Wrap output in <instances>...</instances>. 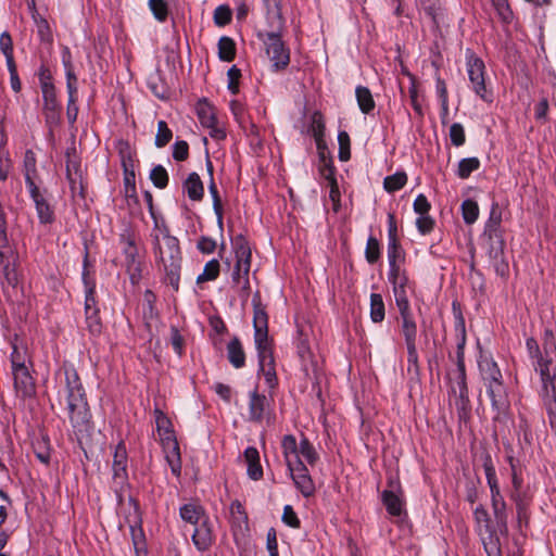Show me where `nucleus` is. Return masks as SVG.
I'll use <instances>...</instances> for the list:
<instances>
[{
    "label": "nucleus",
    "mask_w": 556,
    "mask_h": 556,
    "mask_svg": "<svg viewBox=\"0 0 556 556\" xmlns=\"http://www.w3.org/2000/svg\"><path fill=\"white\" fill-rule=\"evenodd\" d=\"M532 366L540 374L543 391L547 400L549 424L556 429V339L554 332L546 328L543 334V350L534 338L526 341Z\"/></svg>",
    "instance_id": "1"
},
{
    "label": "nucleus",
    "mask_w": 556,
    "mask_h": 556,
    "mask_svg": "<svg viewBox=\"0 0 556 556\" xmlns=\"http://www.w3.org/2000/svg\"><path fill=\"white\" fill-rule=\"evenodd\" d=\"M228 90L232 94H237L239 92V80L241 78V71L236 65H232L228 72Z\"/></svg>",
    "instance_id": "62"
},
{
    "label": "nucleus",
    "mask_w": 556,
    "mask_h": 556,
    "mask_svg": "<svg viewBox=\"0 0 556 556\" xmlns=\"http://www.w3.org/2000/svg\"><path fill=\"white\" fill-rule=\"evenodd\" d=\"M260 372L265 377V381L269 389H274L277 386V376L275 369L274 357L258 361Z\"/></svg>",
    "instance_id": "38"
},
{
    "label": "nucleus",
    "mask_w": 556,
    "mask_h": 556,
    "mask_svg": "<svg viewBox=\"0 0 556 556\" xmlns=\"http://www.w3.org/2000/svg\"><path fill=\"white\" fill-rule=\"evenodd\" d=\"M365 257L369 264H375L380 258V244L378 239L372 236L367 239Z\"/></svg>",
    "instance_id": "53"
},
{
    "label": "nucleus",
    "mask_w": 556,
    "mask_h": 556,
    "mask_svg": "<svg viewBox=\"0 0 556 556\" xmlns=\"http://www.w3.org/2000/svg\"><path fill=\"white\" fill-rule=\"evenodd\" d=\"M316 147L319 156L318 169L320 176L323 178L333 176L336 173V168L333 166L332 159L328 155L326 151V143Z\"/></svg>",
    "instance_id": "35"
},
{
    "label": "nucleus",
    "mask_w": 556,
    "mask_h": 556,
    "mask_svg": "<svg viewBox=\"0 0 556 556\" xmlns=\"http://www.w3.org/2000/svg\"><path fill=\"white\" fill-rule=\"evenodd\" d=\"M150 179L154 187L164 189L168 185V174L164 166L156 165L150 172Z\"/></svg>",
    "instance_id": "52"
},
{
    "label": "nucleus",
    "mask_w": 556,
    "mask_h": 556,
    "mask_svg": "<svg viewBox=\"0 0 556 556\" xmlns=\"http://www.w3.org/2000/svg\"><path fill=\"white\" fill-rule=\"evenodd\" d=\"M66 179L70 185L72 197L75 198L78 195L79 198L85 199L86 186L83 173L66 175Z\"/></svg>",
    "instance_id": "43"
},
{
    "label": "nucleus",
    "mask_w": 556,
    "mask_h": 556,
    "mask_svg": "<svg viewBox=\"0 0 556 556\" xmlns=\"http://www.w3.org/2000/svg\"><path fill=\"white\" fill-rule=\"evenodd\" d=\"M480 168V161L478 157L462 159L457 167V176L462 179H467L471 173Z\"/></svg>",
    "instance_id": "42"
},
{
    "label": "nucleus",
    "mask_w": 556,
    "mask_h": 556,
    "mask_svg": "<svg viewBox=\"0 0 556 556\" xmlns=\"http://www.w3.org/2000/svg\"><path fill=\"white\" fill-rule=\"evenodd\" d=\"M148 5L154 18L164 23L168 16V4L165 0H149Z\"/></svg>",
    "instance_id": "49"
},
{
    "label": "nucleus",
    "mask_w": 556,
    "mask_h": 556,
    "mask_svg": "<svg viewBox=\"0 0 556 556\" xmlns=\"http://www.w3.org/2000/svg\"><path fill=\"white\" fill-rule=\"evenodd\" d=\"M357 104L362 113L369 114L374 111L376 103L370 90L364 86H357L355 89Z\"/></svg>",
    "instance_id": "34"
},
{
    "label": "nucleus",
    "mask_w": 556,
    "mask_h": 556,
    "mask_svg": "<svg viewBox=\"0 0 556 556\" xmlns=\"http://www.w3.org/2000/svg\"><path fill=\"white\" fill-rule=\"evenodd\" d=\"M405 254L399 239L388 240V261L404 262Z\"/></svg>",
    "instance_id": "57"
},
{
    "label": "nucleus",
    "mask_w": 556,
    "mask_h": 556,
    "mask_svg": "<svg viewBox=\"0 0 556 556\" xmlns=\"http://www.w3.org/2000/svg\"><path fill=\"white\" fill-rule=\"evenodd\" d=\"M510 498L516 505V513L519 523H528L530 518L529 507L532 502L530 492L510 493Z\"/></svg>",
    "instance_id": "25"
},
{
    "label": "nucleus",
    "mask_w": 556,
    "mask_h": 556,
    "mask_svg": "<svg viewBox=\"0 0 556 556\" xmlns=\"http://www.w3.org/2000/svg\"><path fill=\"white\" fill-rule=\"evenodd\" d=\"M281 447L283 456L287 463V467L298 463L299 457V445L296 439L292 434H287L282 438Z\"/></svg>",
    "instance_id": "32"
},
{
    "label": "nucleus",
    "mask_w": 556,
    "mask_h": 556,
    "mask_svg": "<svg viewBox=\"0 0 556 556\" xmlns=\"http://www.w3.org/2000/svg\"><path fill=\"white\" fill-rule=\"evenodd\" d=\"M450 393L455 396V408L459 421L467 422L471 414V404L468 395L467 384H452L450 388Z\"/></svg>",
    "instance_id": "19"
},
{
    "label": "nucleus",
    "mask_w": 556,
    "mask_h": 556,
    "mask_svg": "<svg viewBox=\"0 0 556 556\" xmlns=\"http://www.w3.org/2000/svg\"><path fill=\"white\" fill-rule=\"evenodd\" d=\"M254 341L258 361L274 357L271 343L268 338V329L254 330Z\"/></svg>",
    "instance_id": "29"
},
{
    "label": "nucleus",
    "mask_w": 556,
    "mask_h": 556,
    "mask_svg": "<svg viewBox=\"0 0 556 556\" xmlns=\"http://www.w3.org/2000/svg\"><path fill=\"white\" fill-rule=\"evenodd\" d=\"M386 308L381 294H370V318L374 323H381L384 319Z\"/></svg>",
    "instance_id": "40"
},
{
    "label": "nucleus",
    "mask_w": 556,
    "mask_h": 556,
    "mask_svg": "<svg viewBox=\"0 0 556 556\" xmlns=\"http://www.w3.org/2000/svg\"><path fill=\"white\" fill-rule=\"evenodd\" d=\"M251 262L244 260H236L231 279L235 286L240 287L241 291L248 295L250 292L249 273Z\"/></svg>",
    "instance_id": "22"
},
{
    "label": "nucleus",
    "mask_w": 556,
    "mask_h": 556,
    "mask_svg": "<svg viewBox=\"0 0 556 556\" xmlns=\"http://www.w3.org/2000/svg\"><path fill=\"white\" fill-rule=\"evenodd\" d=\"M213 531L208 518L194 526L192 542L198 551H207L213 544Z\"/></svg>",
    "instance_id": "21"
},
{
    "label": "nucleus",
    "mask_w": 556,
    "mask_h": 556,
    "mask_svg": "<svg viewBox=\"0 0 556 556\" xmlns=\"http://www.w3.org/2000/svg\"><path fill=\"white\" fill-rule=\"evenodd\" d=\"M184 191L191 201H201L204 197V186L197 173H190L182 184Z\"/></svg>",
    "instance_id": "26"
},
{
    "label": "nucleus",
    "mask_w": 556,
    "mask_h": 556,
    "mask_svg": "<svg viewBox=\"0 0 556 556\" xmlns=\"http://www.w3.org/2000/svg\"><path fill=\"white\" fill-rule=\"evenodd\" d=\"M462 214L467 225L473 224L479 217L478 203L471 199H467L462 203Z\"/></svg>",
    "instance_id": "46"
},
{
    "label": "nucleus",
    "mask_w": 556,
    "mask_h": 556,
    "mask_svg": "<svg viewBox=\"0 0 556 556\" xmlns=\"http://www.w3.org/2000/svg\"><path fill=\"white\" fill-rule=\"evenodd\" d=\"M121 163L124 173L135 172V160L132 152L127 143L119 149Z\"/></svg>",
    "instance_id": "59"
},
{
    "label": "nucleus",
    "mask_w": 556,
    "mask_h": 556,
    "mask_svg": "<svg viewBox=\"0 0 556 556\" xmlns=\"http://www.w3.org/2000/svg\"><path fill=\"white\" fill-rule=\"evenodd\" d=\"M232 13L229 7L219 5L214 11V23L215 25L223 27L231 22Z\"/></svg>",
    "instance_id": "58"
},
{
    "label": "nucleus",
    "mask_w": 556,
    "mask_h": 556,
    "mask_svg": "<svg viewBox=\"0 0 556 556\" xmlns=\"http://www.w3.org/2000/svg\"><path fill=\"white\" fill-rule=\"evenodd\" d=\"M119 243L123 245V253L128 270L141 271L140 263L138 262V248L136 245V238L134 232L125 230L119 235Z\"/></svg>",
    "instance_id": "17"
},
{
    "label": "nucleus",
    "mask_w": 556,
    "mask_h": 556,
    "mask_svg": "<svg viewBox=\"0 0 556 556\" xmlns=\"http://www.w3.org/2000/svg\"><path fill=\"white\" fill-rule=\"evenodd\" d=\"M450 139L453 146L460 147L466 141L464 126L459 123H454L450 127Z\"/></svg>",
    "instance_id": "61"
},
{
    "label": "nucleus",
    "mask_w": 556,
    "mask_h": 556,
    "mask_svg": "<svg viewBox=\"0 0 556 556\" xmlns=\"http://www.w3.org/2000/svg\"><path fill=\"white\" fill-rule=\"evenodd\" d=\"M65 165L66 175L83 173L80 156L74 143L65 151Z\"/></svg>",
    "instance_id": "39"
},
{
    "label": "nucleus",
    "mask_w": 556,
    "mask_h": 556,
    "mask_svg": "<svg viewBox=\"0 0 556 556\" xmlns=\"http://www.w3.org/2000/svg\"><path fill=\"white\" fill-rule=\"evenodd\" d=\"M311 129L316 141V146L324 144L325 123L320 112H314V114L312 115Z\"/></svg>",
    "instance_id": "45"
},
{
    "label": "nucleus",
    "mask_w": 556,
    "mask_h": 556,
    "mask_svg": "<svg viewBox=\"0 0 556 556\" xmlns=\"http://www.w3.org/2000/svg\"><path fill=\"white\" fill-rule=\"evenodd\" d=\"M232 248L235 251L236 260H244L251 262V248L248 239L243 235H237L232 239Z\"/></svg>",
    "instance_id": "37"
},
{
    "label": "nucleus",
    "mask_w": 556,
    "mask_h": 556,
    "mask_svg": "<svg viewBox=\"0 0 556 556\" xmlns=\"http://www.w3.org/2000/svg\"><path fill=\"white\" fill-rule=\"evenodd\" d=\"M302 455L309 465H314L318 460V454L306 437H302L299 445V456Z\"/></svg>",
    "instance_id": "50"
},
{
    "label": "nucleus",
    "mask_w": 556,
    "mask_h": 556,
    "mask_svg": "<svg viewBox=\"0 0 556 556\" xmlns=\"http://www.w3.org/2000/svg\"><path fill=\"white\" fill-rule=\"evenodd\" d=\"M500 20L505 24H510L514 18L513 10L508 0H491Z\"/></svg>",
    "instance_id": "51"
},
{
    "label": "nucleus",
    "mask_w": 556,
    "mask_h": 556,
    "mask_svg": "<svg viewBox=\"0 0 556 556\" xmlns=\"http://www.w3.org/2000/svg\"><path fill=\"white\" fill-rule=\"evenodd\" d=\"M452 307L455 317V331L457 337V343L466 344L465 318L456 302H453Z\"/></svg>",
    "instance_id": "44"
},
{
    "label": "nucleus",
    "mask_w": 556,
    "mask_h": 556,
    "mask_svg": "<svg viewBox=\"0 0 556 556\" xmlns=\"http://www.w3.org/2000/svg\"><path fill=\"white\" fill-rule=\"evenodd\" d=\"M382 503L391 516H401L403 513L404 501L402 497V488L397 478L388 479V489L381 494Z\"/></svg>",
    "instance_id": "13"
},
{
    "label": "nucleus",
    "mask_w": 556,
    "mask_h": 556,
    "mask_svg": "<svg viewBox=\"0 0 556 556\" xmlns=\"http://www.w3.org/2000/svg\"><path fill=\"white\" fill-rule=\"evenodd\" d=\"M62 63L65 70L66 76V89L68 93V101L66 108V117L70 124H74L78 116L77 102V77L74 72L72 62V54L67 47L62 51Z\"/></svg>",
    "instance_id": "11"
},
{
    "label": "nucleus",
    "mask_w": 556,
    "mask_h": 556,
    "mask_svg": "<svg viewBox=\"0 0 556 556\" xmlns=\"http://www.w3.org/2000/svg\"><path fill=\"white\" fill-rule=\"evenodd\" d=\"M282 521L293 529H299L301 526V521L291 505L283 507Z\"/></svg>",
    "instance_id": "63"
},
{
    "label": "nucleus",
    "mask_w": 556,
    "mask_h": 556,
    "mask_svg": "<svg viewBox=\"0 0 556 556\" xmlns=\"http://www.w3.org/2000/svg\"><path fill=\"white\" fill-rule=\"evenodd\" d=\"M143 302H144V308H143V317L146 319L153 318L155 314V302H156V295L154 292L150 289H147L143 294Z\"/></svg>",
    "instance_id": "60"
},
{
    "label": "nucleus",
    "mask_w": 556,
    "mask_h": 556,
    "mask_svg": "<svg viewBox=\"0 0 556 556\" xmlns=\"http://www.w3.org/2000/svg\"><path fill=\"white\" fill-rule=\"evenodd\" d=\"M338 142H339V160L342 162H346L351 157V140L350 136L346 131H340L338 134Z\"/></svg>",
    "instance_id": "56"
},
{
    "label": "nucleus",
    "mask_w": 556,
    "mask_h": 556,
    "mask_svg": "<svg viewBox=\"0 0 556 556\" xmlns=\"http://www.w3.org/2000/svg\"><path fill=\"white\" fill-rule=\"evenodd\" d=\"M219 271H220L219 262L215 258L211 260L205 264L203 273L198 276L197 282L202 283L205 281L215 280V279H217Z\"/></svg>",
    "instance_id": "47"
},
{
    "label": "nucleus",
    "mask_w": 556,
    "mask_h": 556,
    "mask_svg": "<svg viewBox=\"0 0 556 556\" xmlns=\"http://www.w3.org/2000/svg\"><path fill=\"white\" fill-rule=\"evenodd\" d=\"M290 476L304 497H311L315 493V484L308 472L307 467L301 459H298L296 464L288 466Z\"/></svg>",
    "instance_id": "15"
},
{
    "label": "nucleus",
    "mask_w": 556,
    "mask_h": 556,
    "mask_svg": "<svg viewBox=\"0 0 556 556\" xmlns=\"http://www.w3.org/2000/svg\"><path fill=\"white\" fill-rule=\"evenodd\" d=\"M156 426L161 435L162 446L165 453L166 462L170 467L174 476L179 477L181 473V455L178 441L170 428L169 419L163 415L161 410H156Z\"/></svg>",
    "instance_id": "8"
},
{
    "label": "nucleus",
    "mask_w": 556,
    "mask_h": 556,
    "mask_svg": "<svg viewBox=\"0 0 556 556\" xmlns=\"http://www.w3.org/2000/svg\"><path fill=\"white\" fill-rule=\"evenodd\" d=\"M244 459L248 465L247 473L250 479L257 481L263 478V468L260 463V453L256 447L249 446L244 451Z\"/></svg>",
    "instance_id": "24"
},
{
    "label": "nucleus",
    "mask_w": 556,
    "mask_h": 556,
    "mask_svg": "<svg viewBox=\"0 0 556 556\" xmlns=\"http://www.w3.org/2000/svg\"><path fill=\"white\" fill-rule=\"evenodd\" d=\"M267 18L270 30L257 31V38L262 40L265 46L273 71L280 72L286 70L290 63V50L282 41L285 18L278 8L277 10H268Z\"/></svg>",
    "instance_id": "4"
},
{
    "label": "nucleus",
    "mask_w": 556,
    "mask_h": 556,
    "mask_svg": "<svg viewBox=\"0 0 556 556\" xmlns=\"http://www.w3.org/2000/svg\"><path fill=\"white\" fill-rule=\"evenodd\" d=\"M113 479L118 484H124L127 479V450L124 442H119L115 446L113 455Z\"/></svg>",
    "instance_id": "20"
},
{
    "label": "nucleus",
    "mask_w": 556,
    "mask_h": 556,
    "mask_svg": "<svg viewBox=\"0 0 556 556\" xmlns=\"http://www.w3.org/2000/svg\"><path fill=\"white\" fill-rule=\"evenodd\" d=\"M88 252L85 253L81 279L85 287V316L88 331L92 336H99L102 331V321L98 301L96 298V280L90 276Z\"/></svg>",
    "instance_id": "6"
},
{
    "label": "nucleus",
    "mask_w": 556,
    "mask_h": 556,
    "mask_svg": "<svg viewBox=\"0 0 556 556\" xmlns=\"http://www.w3.org/2000/svg\"><path fill=\"white\" fill-rule=\"evenodd\" d=\"M479 369L493 409L497 412V415L504 414L509 406V402L503 382V375L497 364L491 357H481Z\"/></svg>",
    "instance_id": "5"
},
{
    "label": "nucleus",
    "mask_w": 556,
    "mask_h": 556,
    "mask_svg": "<svg viewBox=\"0 0 556 556\" xmlns=\"http://www.w3.org/2000/svg\"><path fill=\"white\" fill-rule=\"evenodd\" d=\"M483 460V469L486 478L488 485L490 486L491 492V502L492 508L494 511V516L497 522L505 523L506 522V503L504 497L501 494V490L498 486V481L496 477L495 467L492 462V457L489 453H484L482 456Z\"/></svg>",
    "instance_id": "10"
},
{
    "label": "nucleus",
    "mask_w": 556,
    "mask_h": 556,
    "mask_svg": "<svg viewBox=\"0 0 556 556\" xmlns=\"http://www.w3.org/2000/svg\"><path fill=\"white\" fill-rule=\"evenodd\" d=\"M180 518L192 526H197L200 522L208 518L203 506L197 503H188L179 509Z\"/></svg>",
    "instance_id": "23"
},
{
    "label": "nucleus",
    "mask_w": 556,
    "mask_h": 556,
    "mask_svg": "<svg viewBox=\"0 0 556 556\" xmlns=\"http://www.w3.org/2000/svg\"><path fill=\"white\" fill-rule=\"evenodd\" d=\"M399 312L402 320L401 331L405 339V343H415L417 337V325L414 319L412 309L408 308L406 311Z\"/></svg>",
    "instance_id": "27"
},
{
    "label": "nucleus",
    "mask_w": 556,
    "mask_h": 556,
    "mask_svg": "<svg viewBox=\"0 0 556 556\" xmlns=\"http://www.w3.org/2000/svg\"><path fill=\"white\" fill-rule=\"evenodd\" d=\"M29 195L35 203L36 212L40 224H52L55 219L54 211L45 198L38 186L28 188Z\"/></svg>",
    "instance_id": "18"
},
{
    "label": "nucleus",
    "mask_w": 556,
    "mask_h": 556,
    "mask_svg": "<svg viewBox=\"0 0 556 556\" xmlns=\"http://www.w3.org/2000/svg\"><path fill=\"white\" fill-rule=\"evenodd\" d=\"M230 516H231V522L237 526L241 527L242 525H248V514L245 513V509L240 501L235 500L230 504Z\"/></svg>",
    "instance_id": "48"
},
{
    "label": "nucleus",
    "mask_w": 556,
    "mask_h": 556,
    "mask_svg": "<svg viewBox=\"0 0 556 556\" xmlns=\"http://www.w3.org/2000/svg\"><path fill=\"white\" fill-rule=\"evenodd\" d=\"M481 240L489 260L497 258L505 254L506 243L502 229V213L500 212L497 204L492 205L489 219L484 225Z\"/></svg>",
    "instance_id": "7"
},
{
    "label": "nucleus",
    "mask_w": 556,
    "mask_h": 556,
    "mask_svg": "<svg viewBox=\"0 0 556 556\" xmlns=\"http://www.w3.org/2000/svg\"><path fill=\"white\" fill-rule=\"evenodd\" d=\"M253 305V328L254 330L268 329V315L261 303L260 294L256 293L252 299Z\"/></svg>",
    "instance_id": "31"
},
{
    "label": "nucleus",
    "mask_w": 556,
    "mask_h": 556,
    "mask_svg": "<svg viewBox=\"0 0 556 556\" xmlns=\"http://www.w3.org/2000/svg\"><path fill=\"white\" fill-rule=\"evenodd\" d=\"M155 227L161 230L164 241V244H162L159 235H152L155 257L164 267V282L169 285L175 291H178L182 261L179 241L169 233V229L165 224L161 227L155 220Z\"/></svg>",
    "instance_id": "3"
},
{
    "label": "nucleus",
    "mask_w": 556,
    "mask_h": 556,
    "mask_svg": "<svg viewBox=\"0 0 556 556\" xmlns=\"http://www.w3.org/2000/svg\"><path fill=\"white\" fill-rule=\"evenodd\" d=\"M173 137L172 130L168 128L167 123L165 121H159L157 123V132L155 136V146L157 148L165 147Z\"/></svg>",
    "instance_id": "54"
},
{
    "label": "nucleus",
    "mask_w": 556,
    "mask_h": 556,
    "mask_svg": "<svg viewBox=\"0 0 556 556\" xmlns=\"http://www.w3.org/2000/svg\"><path fill=\"white\" fill-rule=\"evenodd\" d=\"M197 115L203 127L213 126V123L217 122L215 109L205 99L200 100L197 103Z\"/></svg>",
    "instance_id": "33"
},
{
    "label": "nucleus",
    "mask_w": 556,
    "mask_h": 556,
    "mask_svg": "<svg viewBox=\"0 0 556 556\" xmlns=\"http://www.w3.org/2000/svg\"><path fill=\"white\" fill-rule=\"evenodd\" d=\"M65 401L70 422L75 433H85L91 429V413L87 394L77 370L73 365L64 366Z\"/></svg>",
    "instance_id": "2"
},
{
    "label": "nucleus",
    "mask_w": 556,
    "mask_h": 556,
    "mask_svg": "<svg viewBox=\"0 0 556 556\" xmlns=\"http://www.w3.org/2000/svg\"><path fill=\"white\" fill-rule=\"evenodd\" d=\"M12 375L14 380V389L20 397L26 399L35 394V380L30 376L26 366L18 365V369L12 370Z\"/></svg>",
    "instance_id": "16"
},
{
    "label": "nucleus",
    "mask_w": 556,
    "mask_h": 556,
    "mask_svg": "<svg viewBox=\"0 0 556 556\" xmlns=\"http://www.w3.org/2000/svg\"><path fill=\"white\" fill-rule=\"evenodd\" d=\"M466 67L472 91L484 102H493V92L485 83V64L482 59L468 50Z\"/></svg>",
    "instance_id": "9"
},
{
    "label": "nucleus",
    "mask_w": 556,
    "mask_h": 556,
    "mask_svg": "<svg viewBox=\"0 0 556 556\" xmlns=\"http://www.w3.org/2000/svg\"><path fill=\"white\" fill-rule=\"evenodd\" d=\"M407 182V175L405 172H396L393 175L387 176L383 180V188L387 192L393 193L402 189Z\"/></svg>",
    "instance_id": "41"
},
{
    "label": "nucleus",
    "mask_w": 556,
    "mask_h": 556,
    "mask_svg": "<svg viewBox=\"0 0 556 556\" xmlns=\"http://www.w3.org/2000/svg\"><path fill=\"white\" fill-rule=\"evenodd\" d=\"M42 93V114L50 132L58 127L62 121V104L58 100L56 90L54 88H45Z\"/></svg>",
    "instance_id": "12"
},
{
    "label": "nucleus",
    "mask_w": 556,
    "mask_h": 556,
    "mask_svg": "<svg viewBox=\"0 0 556 556\" xmlns=\"http://www.w3.org/2000/svg\"><path fill=\"white\" fill-rule=\"evenodd\" d=\"M507 460L509 463L510 469H511V483H513V491L511 493H526L529 492L528 489L523 488V480L522 477L518 473L516 463L513 456H508Z\"/></svg>",
    "instance_id": "55"
},
{
    "label": "nucleus",
    "mask_w": 556,
    "mask_h": 556,
    "mask_svg": "<svg viewBox=\"0 0 556 556\" xmlns=\"http://www.w3.org/2000/svg\"><path fill=\"white\" fill-rule=\"evenodd\" d=\"M189 156V144L187 141L179 140L173 146V157L178 162L186 161Z\"/></svg>",
    "instance_id": "64"
},
{
    "label": "nucleus",
    "mask_w": 556,
    "mask_h": 556,
    "mask_svg": "<svg viewBox=\"0 0 556 556\" xmlns=\"http://www.w3.org/2000/svg\"><path fill=\"white\" fill-rule=\"evenodd\" d=\"M37 160L33 150H26L24 154V177L27 189L36 187L35 178L37 177Z\"/></svg>",
    "instance_id": "30"
},
{
    "label": "nucleus",
    "mask_w": 556,
    "mask_h": 556,
    "mask_svg": "<svg viewBox=\"0 0 556 556\" xmlns=\"http://www.w3.org/2000/svg\"><path fill=\"white\" fill-rule=\"evenodd\" d=\"M236 43L232 38L223 36L218 40V58L224 62H231L236 58Z\"/></svg>",
    "instance_id": "36"
},
{
    "label": "nucleus",
    "mask_w": 556,
    "mask_h": 556,
    "mask_svg": "<svg viewBox=\"0 0 556 556\" xmlns=\"http://www.w3.org/2000/svg\"><path fill=\"white\" fill-rule=\"evenodd\" d=\"M227 357L229 363L237 369L245 365V353L239 338L235 337L227 344Z\"/></svg>",
    "instance_id": "28"
},
{
    "label": "nucleus",
    "mask_w": 556,
    "mask_h": 556,
    "mask_svg": "<svg viewBox=\"0 0 556 556\" xmlns=\"http://www.w3.org/2000/svg\"><path fill=\"white\" fill-rule=\"evenodd\" d=\"M270 415L271 408L269 400L266 397V395L261 394L257 388H255L249 393L248 420L255 424H261L265 419L269 421Z\"/></svg>",
    "instance_id": "14"
}]
</instances>
